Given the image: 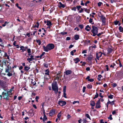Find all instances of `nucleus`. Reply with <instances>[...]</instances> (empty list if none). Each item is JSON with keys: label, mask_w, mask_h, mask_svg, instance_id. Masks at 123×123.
I'll use <instances>...</instances> for the list:
<instances>
[{"label": "nucleus", "mask_w": 123, "mask_h": 123, "mask_svg": "<svg viewBox=\"0 0 123 123\" xmlns=\"http://www.w3.org/2000/svg\"><path fill=\"white\" fill-rule=\"evenodd\" d=\"M37 2L40 3H41L43 2V0H38V1H36V2Z\"/></svg>", "instance_id": "nucleus-37"}, {"label": "nucleus", "mask_w": 123, "mask_h": 123, "mask_svg": "<svg viewBox=\"0 0 123 123\" xmlns=\"http://www.w3.org/2000/svg\"><path fill=\"white\" fill-rule=\"evenodd\" d=\"M108 53H110L112 52V49L111 48H109L107 50Z\"/></svg>", "instance_id": "nucleus-22"}, {"label": "nucleus", "mask_w": 123, "mask_h": 123, "mask_svg": "<svg viewBox=\"0 0 123 123\" xmlns=\"http://www.w3.org/2000/svg\"><path fill=\"white\" fill-rule=\"evenodd\" d=\"M92 85L90 84H88L87 85V87L89 88H92Z\"/></svg>", "instance_id": "nucleus-28"}, {"label": "nucleus", "mask_w": 123, "mask_h": 123, "mask_svg": "<svg viewBox=\"0 0 123 123\" xmlns=\"http://www.w3.org/2000/svg\"><path fill=\"white\" fill-rule=\"evenodd\" d=\"M27 60L29 62H30V61H32V60L30 58H28L27 59Z\"/></svg>", "instance_id": "nucleus-34"}, {"label": "nucleus", "mask_w": 123, "mask_h": 123, "mask_svg": "<svg viewBox=\"0 0 123 123\" xmlns=\"http://www.w3.org/2000/svg\"><path fill=\"white\" fill-rule=\"evenodd\" d=\"M46 25L49 26L48 27V28H50V26H51L52 25L51 22L50 21H49L47 20V22Z\"/></svg>", "instance_id": "nucleus-10"}, {"label": "nucleus", "mask_w": 123, "mask_h": 123, "mask_svg": "<svg viewBox=\"0 0 123 123\" xmlns=\"http://www.w3.org/2000/svg\"><path fill=\"white\" fill-rule=\"evenodd\" d=\"M112 115H110L109 117H108V118L110 119V120H111L112 119V118L111 117Z\"/></svg>", "instance_id": "nucleus-44"}, {"label": "nucleus", "mask_w": 123, "mask_h": 123, "mask_svg": "<svg viewBox=\"0 0 123 123\" xmlns=\"http://www.w3.org/2000/svg\"><path fill=\"white\" fill-rule=\"evenodd\" d=\"M70 37H68L66 38V40H70Z\"/></svg>", "instance_id": "nucleus-64"}, {"label": "nucleus", "mask_w": 123, "mask_h": 123, "mask_svg": "<svg viewBox=\"0 0 123 123\" xmlns=\"http://www.w3.org/2000/svg\"><path fill=\"white\" fill-rule=\"evenodd\" d=\"M96 58H97V59L98 60H99V54H98V53H96Z\"/></svg>", "instance_id": "nucleus-36"}, {"label": "nucleus", "mask_w": 123, "mask_h": 123, "mask_svg": "<svg viewBox=\"0 0 123 123\" xmlns=\"http://www.w3.org/2000/svg\"><path fill=\"white\" fill-rule=\"evenodd\" d=\"M79 38V36L78 35H76L74 37V39L76 40H78Z\"/></svg>", "instance_id": "nucleus-19"}, {"label": "nucleus", "mask_w": 123, "mask_h": 123, "mask_svg": "<svg viewBox=\"0 0 123 123\" xmlns=\"http://www.w3.org/2000/svg\"><path fill=\"white\" fill-rule=\"evenodd\" d=\"M76 51V50L75 49H74L73 50L71 51L70 52L71 54L72 55H74V52H75Z\"/></svg>", "instance_id": "nucleus-24"}, {"label": "nucleus", "mask_w": 123, "mask_h": 123, "mask_svg": "<svg viewBox=\"0 0 123 123\" xmlns=\"http://www.w3.org/2000/svg\"><path fill=\"white\" fill-rule=\"evenodd\" d=\"M88 80L90 82H93L94 81V80L92 79H88Z\"/></svg>", "instance_id": "nucleus-41"}, {"label": "nucleus", "mask_w": 123, "mask_h": 123, "mask_svg": "<svg viewBox=\"0 0 123 123\" xmlns=\"http://www.w3.org/2000/svg\"><path fill=\"white\" fill-rule=\"evenodd\" d=\"M92 48H96V46L95 45H93L92 46H91Z\"/></svg>", "instance_id": "nucleus-59"}, {"label": "nucleus", "mask_w": 123, "mask_h": 123, "mask_svg": "<svg viewBox=\"0 0 123 123\" xmlns=\"http://www.w3.org/2000/svg\"><path fill=\"white\" fill-rule=\"evenodd\" d=\"M66 92H63V93H64V96H63V97L65 98H66L67 97H66Z\"/></svg>", "instance_id": "nucleus-60"}, {"label": "nucleus", "mask_w": 123, "mask_h": 123, "mask_svg": "<svg viewBox=\"0 0 123 123\" xmlns=\"http://www.w3.org/2000/svg\"><path fill=\"white\" fill-rule=\"evenodd\" d=\"M74 61H75V63H77L78 62L80 61V60L78 58H76L74 59Z\"/></svg>", "instance_id": "nucleus-16"}, {"label": "nucleus", "mask_w": 123, "mask_h": 123, "mask_svg": "<svg viewBox=\"0 0 123 123\" xmlns=\"http://www.w3.org/2000/svg\"><path fill=\"white\" fill-rule=\"evenodd\" d=\"M45 54V53L44 52H43V53L42 54H41L40 55V58H41V57H42V56L43 55H44Z\"/></svg>", "instance_id": "nucleus-43"}, {"label": "nucleus", "mask_w": 123, "mask_h": 123, "mask_svg": "<svg viewBox=\"0 0 123 123\" xmlns=\"http://www.w3.org/2000/svg\"><path fill=\"white\" fill-rule=\"evenodd\" d=\"M91 29V28L89 25H87L86 26L85 29L87 31H89Z\"/></svg>", "instance_id": "nucleus-13"}, {"label": "nucleus", "mask_w": 123, "mask_h": 123, "mask_svg": "<svg viewBox=\"0 0 123 123\" xmlns=\"http://www.w3.org/2000/svg\"><path fill=\"white\" fill-rule=\"evenodd\" d=\"M98 54L99 55V58L100 57H101V56L102 53L101 52H99L98 53Z\"/></svg>", "instance_id": "nucleus-40"}, {"label": "nucleus", "mask_w": 123, "mask_h": 123, "mask_svg": "<svg viewBox=\"0 0 123 123\" xmlns=\"http://www.w3.org/2000/svg\"><path fill=\"white\" fill-rule=\"evenodd\" d=\"M113 95H109L108 96V97L112 99L113 98Z\"/></svg>", "instance_id": "nucleus-39"}, {"label": "nucleus", "mask_w": 123, "mask_h": 123, "mask_svg": "<svg viewBox=\"0 0 123 123\" xmlns=\"http://www.w3.org/2000/svg\"><path fill=\"white\" fill-rule=\"evenodd\" d=\"M61 111H60V112L58 114L57 117L58 118H60V117H61Z\"/></svg>", "instance_id": "nucleus-32"}, {"label": "nucleus", "mask_w": 123, "mask_h": 123, "mask_svg": "<svg viewBox=\"0 0 123 123\" xmlns=\"http://www.w3.org/2000/svg\"><path fill=\"white\" fill-rule=\"evenodd\" d=\"M30 57V58L32 60H35L36 59V58L34 57L33 55H31Z\"/></svg>", "instance_id": "nucleus-35"}, {"label": "nucleus", "mask_w": 123, "mask_h": 123, "mask_svg": "<svg viewBox=\"0 0 123 123\" xmlns=\"http://www.w3.org/2000/svg\"><path fill=\"white\" fill-rule=\"evenodd\" d=\"M102 2H99L98 4V6H101V4H102Z\"/></svg>", "instance_id": "nucleus-54"}, {"label": "nucleus", "mask_w": 123, "mask_h": 123, "mask_svg": "<svg viewBox=\"0 0 123 123\" xmlns=\"http://www.w3.org/2000/svg\"><path fill=\"white\" fill-rule=\"evenodd\" d=\"M81 7V6H76V7L78 10H79L80 9V8Z\"/></svg>", "instance_id": "nucleus-46"}, {"label": "nucleus", "mask_w": 123, "mask_h": 123, "mask_svg": "<svg viewBox=\"0 0 123 123\" xmlns=\"http://www.w3.org/2000/svg\"><path fill=\"white\" fill-rule=\"evenodd\" d=\"M114 24L116 25H117L118 23L119 22L118 21H116L114 22Z\"/></svg>", "instance_id": "nucleus-42"}, {"label": "nucleus", "mask_w": 123, "mask_h": 123, "mask_svg": "<svg viewBox=\"0 0 123 123\" xmlns=\"http://www.w3.org/2000/svg\"><path fill=\"white\" fill-rule=\"evenodd\" d=\"M44 66L46 68H47L48 67V64H47L46 63H44L43 64Z\"/></svg>", "instance_id": "nucleus-29"}, {"label": "nucleus", "mask_w": 123, "mask_h": 123, "mask_svg": "<svg viewBox=\"0 0 123 123\" xmlns=\"http://www.w3.org/2000/svg\"><path fill=\"white\" fill-rule=\"evenodd\" d=\"M7 75L9 76H12V73H10V72L8 73Z\"/></svg>", "instance_id": "nucleus-33"}, {"label": "nucleus", "mask_w": 123, "mask_h": 123, "mask_svg": "<svg viewBox=\"0 0 123 123\" xmlns=\"http://www.w3.org/2000/svg\"><path fill=\"white\" fill-rule=\"evenodd\" d=\"M101 98L99 99L97 101V102L96 104V106L95 108H100L101 106L100 105V101L101 99Z\"/></svg>", "instance_id": "nucleus-6"}, {"label": "nucleus", "mask_w": 123, "mask_h": 123, "mask_svg": "<svg viewBox=\"0 0 123 123\" xmlns=\"http://www.w3.org/2000/svg\"><path fill=\"white\" fill-rule=\"evenodd\" d=\"M58 104L62 106L65 105L66 104V102L65 101H59Z\"/></svg>", "instance_id": "nucleus-9"}, {"label": "nucleus", "mask_w": 123, "mask_h": 123, "mask_svg": "<svg viewBox=\"0 0 123 123\" xmlns=\"http://www.w3.org/2000/svg\"><path fill=\"white\" fill-rule=\"evenodd\" d=\"M98 93L97 92L96 93V95H95V98H97L98 97Z\"/></svg>", "instance_id": "nucleus-48"}, {"label": "nucleus", "mask_w": 123, "mask_h": 123, "mask_svg": "<svg viewBox=\"0 0 123 123\" xmlns=\"http://www.w3.org/2000/svg\"><path fill=\"white\" fill-rule=\"evenodd\" d=\"M36 41L38 43V45H40L41 44V42L40 40H36Z\"/></svg>", "instance_id": "nucleus-23"}, {"label": "nucleus", "mask_w": 123, "mask_h": 123, "mask_svg": "<svg viewBox=\"0 0 123 123\" xmlns=\"http://www.w3.org/2000/svg\"><path fill=\"white\" fill-rule=\"evenodd\" d=\"M79 101H74L73 102V104H74L75 103H79Z\"/></svg>", "instance_id": "nucleus-56"}, {"label": "nucleus", "mask_w": 123, "mask_h": 123, "mask_svg": "<svg viewBox=\"0 0 123 123\" xmlns=\"http://www.w3.org/2000/svg\"><path fill=\"white\" fill-rule=\"evenodd\" d=\"M52 90L54 91L55 93H57L58 91V88L57 82H54L52 83Z\"/></svg>", "instance_id": "nucleus-2"}, {"label": "nucleus", "mask_w": 123, "mask_h": 123, "mask_svg": "<svg viewBox=\"0 0 123 123\" xmlns=\"http://www.w3.org/2000/svg\"><path fill=\"white\" fill-rule=\"evenodd\" d=\"M55 113V111L54 110H51L49 112V116H52V115H54Z\"/></svg>", "instance_id": "nucleus-12"}, {"label": "nucleus", "mask_w": 123, "mask_h": 123, "mask_svg": "<svg viewBox=\"0 0 123 123\" xmlns=\"http://www.w3.org/2000/svg\"><path fill=\"white\" fill-rule=\"evenodd\" d=\"M84 9H85V11L86 12L88 13H89V10H88V9H87L86 8H84Z\"/></svg>", "instance_id": "nucleus-38"}, {"label": "nucleus", "mask_w": 123, "mask_h": 123, "mask_svg": "<svg viewBox=\"0 0 123 123\" xmlns=\"http://www.w3.org/2000/svg\"><path fill=\"white\" fill-rule=\"evenodd\" d=\"M45 78L47 76V77L46 78L47 79H48L50 78L49 71L48 69H47L45 71Z\"/></svg>", "instance_id": "nucleus-5"}, {"label": "nucleus", "mask_w": 123, "mask_h": 123, "mask_svg": "<svg viewBox=\"0 0 123 123\" xmlns=\"http://www.w3.org/2000/svg\"><path fill=\"white\" fill-rule=\"evenodd\" d=\"M112 114L113 115H115L116 113V111L115 110L113 111L112 112Z\"/></svg>", "instance_id": "nucleus-57"}, {"label": "nucleus", "mask_w": 123, "mask_h": 123, "mask_svg": "<svg viewBox=\"0 0 123 123\" xmlns=\"http://www.w3.org/2000/svg\"><path fill=\"white\" fill-rule=\"evenodd\" d=\"M9 92H9H3L2 93L3 96L4 98L6 99V100H8L9 97H10L9 96V95H10L9 94Z\"/></svg>", "instance_id": "nucleus-4"}, {"label": "nucleus", "mask_w": 123, "mask_h": 123, "mask_svg": "<svg viewBox=\"0 0 123 123\" xmlns=\"http://www.w3.org/2000/svg\"><path fill=\"white\" fill-rule=\"evenodd\" d=\"M85 116L87 117L89 119H91L90 117V116H89V115L88 114H86L85 115Z\"/></svg>", "instance_id": "nucleus-31"}, {"label": "nucleus", "mask_w": 123, "mask_h": 123, "mask_svg": "<svg viewBox=\"0 0 123 123\" xmlns=\"http://www.w3.org/2000/svg\"><path fill=\"white\" fill-rule=\"evenodd\" d=\"M88 60L90 61L92 59V56L91 55H89L88 56Z\"/></svg>", "instance_id": "nucleus-18"}, {"label": "nucleus", "mask_w": 123, "mask_h": 123, "mask_svg": "<svg viewBox=\"0 0 123 123\" xmlns=\"http://www.w3.org/2000/svg\"><path fill=\"white\" fill-rule=\"evenodd\" d=\"M82 121L84 123H86L87 122V121L86 119H83Z\"/></svg>", "instance_id": "nucleus-62"}, {"label": "nucleus", "mask_w": 123, "mask_h": 123, "mask_svg": "<svg viewBox=\"0 0 123 123\" xmlns=\"http://www.w3.org/2000/svg\"><path fill=\"white\" fill-rule=\"evenodd\" d=\"M31 52V50L30 49H27V52L29 53H30Z\"/></svg>", "instance_id": "nucleus-47"}, {"label": "nucleus", "mask_w": 123, "mask_h": 123, "mask_svg": "<svg viewBox=\"0 0 123 123\" xmlns=\"http://www.w3.org/2000/svg\"><path fill=\"white\" fill-rule=\"evenodd\" d=\"M101 17L102 22L103 23V25H104L105 23L106 18L105 17H104L103 15H101Z\"/></svg>", "instance_id": "nucleus-7"}, {"label": "nucleus", "mask_w": 123, "mask_h": 123, "mask_svg": "<svg viewBox=\"0 0 123 123\" xmlns=\"http://www.w3.org/2000/svg\"><path fill=\"white\" fill-rule=\"evenodd\" d=\"M37 25H36L35 26H33V27L34 28H35V27H37V28H38L39 26V23L38 22L37 23Z\"/></svg>", "instance_id": "nucleus-26"}, {"label": "nucleus", "mask_w": 123, "mask_h": 123, "mask_svg": "<svg viewBox=\"0 0 123 123\" xmlns=\"http://www.w3.org/2000/svg\"><path fill=\"white\" fill-rule=\"evenodd\" d=\"M59 6L60 7H62L64 8L65 7V6L63 4H62L61 2H60L59 3Z\"/></svg>", "instance_id": "nucleus-15"}, {"label": "nucleus", "mask_w": 123, "mask_h": 123, "mask_svg": "<svg viewBox=\"0 0 123 123\" xmlns=\"http://www.w3.org/2000/svg\"><path fill=\"white\" fill-rule=\"evenodd\" d=\"M66 86H64L63 90V92H66Z\"/></svg>", "instance_id": "nucleus-50"}, {"label": "nucleus", "mask_w": 123, "mask_h": 123, "mask_svg": "<svg viewBox=\"0 0 123 123\" xmlns=\"http://www.w3.org/2000/svg\"><path fill=\"white\" fill-rule=\"evenodd\" d=\"M119 30L120 32H122L123 31V28L121 26H120L119 27Z\"/></svg>", "instance_id": "nucleus-25"}, {"label": "nucleus", "mask_w": 123, "mask_h": 123, "mask_svg": "<svg viewBox=\"0 0 123 123\" xmlns=\"http://www.w3.org/2000/svg\"><path fill=\"white\" fill-rule=\"evenodd\" d=\"M10 69H8L7 68H6V71L5 72L6 73H8L10 72Z\"/></svg>", "instance_id": "nucleus-27"}, {"label": "nucleus", "mask_w": 123, "mask_h": 123, "mask_svg": "<svg viewBox=\"0 0 123 123\" xmlns=\"http://www.w3.org/2000/svg\"><path fill=\"white\" fill-rule=\"evenodd\" d=\"M20 50H22V52H24V51H25L26 50V48H25L23 46H21L20 47Z\"/></svg>", "instance_id": "nucleus-17"}, {"label": "nucleus", "mask_w": 123, "mask_h": 123, "mask_svg": "<svg viewBox=\"0 0 123 123\" xmlns=\"http://www.w3.org/2000/svg\"><path fill=\"white\" fill-rule=\"evenodd\" d=\"M61 34H62L63 35H64L67 34V32H61Z\"/></svg>", "instance_id": "nucleus-55"}, {"label": "nucleus", "mask_w": 123, "mask_h": 123, "mask_svg": "<svg viewBox=\"0 0 123 123\" xmlns=\"http://www.w3.org/2000/svg\"><path fill=\"white\" fill-rule=\"evenodd\" d=\"M6 61L4 60V61H3L2 62V63H3V64L5 65H6Z\"/></svg>", "instance_id": "nucleus-49"}, {"label": "nucleus", "mask_w": 123, "mask_h": 123, "mask_svg": "<svg viewBox=\"0 0 123 123\" xmlns=\"http://www.w3.org/2000/svg\"><path fill=\"white\" fill-rule=\"evenodd\" d=\"M76 8L75 7H74L72 8L71 9L72 10H74V11H75L76 10Z\"/></svg>", "instance_id": "nucleus-45"}, {"label": "nucleus", "mask_w": 123, "mask_h": 123, "mask_svg": "<svg viewBox=\"0 0 123 123\" xmlns=\"http://www.w3.org/2000/svg\"><path fill=\"white\" fill-rule=\"evenodd\" d=\"M31 80H32L31 81V83L33 84V85H35L36 84L35 81H33L32 79H31Z\"/></svg>", "instance_id": "nucleus-30"}, {"label": "nucleus", "mask_w": 123, "mask_h": 123, "mask_svg": "<svg viewBox=\"0 0 123 123\" xmlns=\"http://www.w3.org/2000/svg\"><path fill=\"white\" fill-rule=\"evenodd\" d=\"M54 47V45L53 44H49L46 47L43 46V48L44 50L46 52H48L49 50L53 49Z\"/></svg>", "instance_id": "nucleus-1"}, {"label": "nucleus", "mask_w": 123, "mask_h": 123, "mask_svg": "<svg viewBox=\"0 0 123 123\" xmlns=\"http://www.w3.org/2000/svg\"><path fill=\"white\" fill-rule=\"evenodd\" d=\"M79 27L82 29L83 28V26L82 25H79Z\"/></svg>", "instance_id": "nucleus-58"}, {"label": "nucleus", "mask_w": 123, "mask_h": 123, "mask_svg": "<svg viewBox=\"0 0 123 123\" xmlns=\"http://www.w3.org/2000/svg\"><path fill=\"white\" fill-rule=\"evenodd\" d=\"M92 32L93 33L92 36H95L97 34L98 28L97 27L94 26H92Z\"/></svg>", "instance_id": "nucleus-3"}, {"label": "nucleus", "mask_w": 123, "mask_h": 123, "mask_svg": "<svg viewBox=\"0 0 123 123\" xmlns=\"http://www.w3.org/2000/svg\"><path fill=\"white\" fill-rule=\"evenodd\" d=\"M7 66L8 69H11V66H10L9 65H7Z\"/></svg>", "instance_id": "nucleus-61"}, {"label": "nucleus", "mask_w": 123, "mask_h": 123, "mask_svg": "<svg viewBox=\"0 0 123 123\" xmlns=\"http://www.w3.org/2000/svg\"><path fill=\"white\" fill-rule=\"evenodd\" d=\"M30 68V67L27 66H25L24 68L25 70L26 71H28Z\"/></svg>", "instance_id": "nucleus-20"}, {"label": "nucleus", "mask_w": 123, "mask_h": 123, "mask_svg": "<svg viewBox=\"0 0 123 123\" xmlns=\"http://www.w3.org/2000/svg\"><path fill=\"white\" fill-rule=\"evenodd\" d=\"M92 19L91 18H90L89 20V22L90 23H92Z\"/></svg>", "instance_id": "nucleus-63"}, {"label": "nucleus", "mask_w": 123, "mask_h": 123, "mask_svg": "<svg viewBox=\"0 0 123 123\" xmlns=\"http://www.w3.org/2000/svg\"><path fill=\"white\" fill-rule=\"evenodd\" d=\"M6 82L3 80H0V85L2 87H4L5 85Z\"/></svg>", "instance_id": "nucleus-8"}, {"label": "nucleus", "mask_w": 123, "mask_h": 123, "mask_svg": "<svg viewBox=\"0 0 123 123\" xmlns=\"http://www.w3.org/2000/svg\"><path fill=\"white\" fill-rule=\"evenodd\" d=\"M16 6L17 7H18L19 9H21V7L18 6V3H17L16 4Z\"/></svg>", "instance_id": "nucleus-51"}, {"label": "nucleus", "mask_w": 123, "mask_h": 123, "mask_svg": "<svg viewBox=\"0 0 123 123\" xmlns=\"http://www.w3.org/2000/svg\"><path fill=\"white\" fill-rule=\"evenodd\" d=\"M44 111H43V113L44 114V116L43 117V122H44L45 120L47 119V118L46 117V116L45 115L44 113Z\"/></svg>", "instance_id": "nucleus-14"}, {"label": "nucleus", "mask_w": 123, "mask_h": 123, "mask_svg": "<svg viewBox=\"0 0 123 123\" xmlns=\"http://www.w3.org/2000/svg\"><path fill=\"white\" fill-rule=\"evenodd\" d=\"M86 88L85 87V86L83 87V90H82L83 92H85V91Z\"/></svg>", "instance_id": "nucleus-53"}, {"label": "nucleus", "mask_w": 123, "mask_h": 123, "mask_svg": "<svg viewBox=\"0 0 123 123\" xmlns=\"http://www.w3.org/2000/svg\"><path fill=\"white\" fill-rule=\"evenodd\" d=\"M90 105L92 106H94L95 105V103L94 101H92L91 102Z\"/></svg>", "instance_id": "nucleus-21"}, {"label": "nucleus", "mask_w": 123, "mask_h": 123, "mask_svg": "<svg viewBox=\"0 0 123 123\" xmlns=\"http://www.w3.org/2000/svg\"><path fill=\"white\" fill-rule=\"evenodd\" d=\"M64 73L66 75H68L72 73V71L70 70H67L65 71Z\"/></svg>", "instance_id": "nucleus-11"}, {"label": "nucleus", "mask_w": 123, "mask_h": 123, "mask_svg": "<svg viewBox=\"0 0 123 123\" xmlns=\"http://www.w3.org/2000/svg\"><path fill=\"white\" fill-rule=\"evenodd\" d=\"M84 10L82 8H81V10L79 11V13H81L83 12V11Z\"/></svg>", "instance_id": "nucleus-52"}]
</instances>
